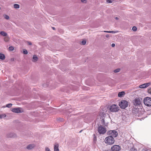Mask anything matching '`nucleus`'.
Segmentation results:
<instances>
[{
	"mask_svg": "<svg viewBox=\"0 0 151 151\" xmlns=\"http://www.w3.org/2000/svg\"><path fill=\"white\" fill-rule=\"evenodd\" d=\"M107 133L109 136L113 137V138L117 137L118 135L117 132L115 130L109 131Z\"/></svg>",
	"mask_w": 151,
	"mask_h": 151,
	"instance_id": "obj_5",
	"label": "nucleus"
},
{
	"mask_svg": "<svg viewBox=\"0 0 151 151\" xmlns=\"http://www.w3.org/2000/svg\"><path fill=\"white\" fill-rule=\"evenodd\" d=\"M148 92L149 93H151V88H148Z\"/></svg>",
	"mask_w": 151,
	"mask_h": 151,
	"instance_id": "obj_33",
	"label": "nucleus"
},
{
	"mask_svg": "<svg viewBox=\"0 0 151 151\" xmlns=\"http://www.w3.org/2000/svg\"><path fill=\"white\" fill-rule=\"evenodd\" d=\"M141 104V102L140 99L138 98H136L135 99L134 102V105H135L136 106H140Z\"/></svg>",
	"mask_w": 151,
	"mask_h": 151,
	"instance_id": "obj_8",
	"label": "nucleus"
},
{
	"mask_svg": "<svg viewBox=\"0 0 151 151\" xmlns=\"http://www.w3.org/2000/svg\"><path fill=\"white\" fill-rule=\"evenodd\" d=\"M93 136H94V140H96V137L95 136V134H93Z\"/></svg>",
	"mask_w": 151,
	"mask_h": 151,
	"instance_id": "obj_36",
	"label": "nucleus"
},
{
	"mask_svg": "<svg viewBox=\"0 0 151 151\" xmlns=\"http://www.w3.org/2000/svg\"><path fill=\"white\" fill-rule=\"evenodd\" d=\"M82 131V130L80 131V132H79V133H81V132Z\"/></svg>",
	"mask_w": 151,
	"mask_h": 151,
	"instance_id": "obj_42",
	"label": "nucleus"
},
{
	"mask_svg": "<svg viewBox=\"0 0 151 151\" xmlns=\"http://www.w3.org/2000/svg\"><path fill=\"white\" fill-rule=\"evenodd\" d=\"M98 132L100 134H104L106 131V128L105 127H104L102 125L99 124H98Z\"/></svg>",
	"mask_w": 151,
	"mask_h": 151,
	"instance_id": "obj_3",
	"label": "nucleus"
},
{
	"mask_svg": "<svg viewBox=\"0 0 151 151\" xmlns=\"http://www.w3.org/2000/svg\"><path fill=\"white\" fill-rule=\"evenodd\" d=\"M5 57L4 55L3 54L0 53V59L2 60H4L5 59Z\"/></svg>",
	"mask_w": 151,
	"mask_h": 151,
	"instance_id": "obj_17",
	"label": "nucleus"
},
{
	"mask_svg": "<svg viewBox=\"0 0 151 151\" xmlns=\"http://www.w3.org/2000/svg\"><path fill=\"white\" fill-rule=\"evenodd\" d=\"M128 105V103L125 100H122L119 102V106L122 109H125L127 107Z\"/></svg>",
	"mask_w": 151,
	"mask_h": 151,
	"instance_id": "obj_2",
	"label": "nucleus"
},
{
	"mask_svg": "<svg viewBox=\"0 0 151 151\" xmlns=\"http://www.w3.org/2000/svg\"><path fill=\"white\" fill-rule=\"evenodd\" d=\"M4 17L5 19H9V17L8 16L6 15H4Z\"/></svg>",
	"mask_w": 151,
	"mask_h": 151,
	"instance_id": "obj_30",
	"label": "nucleus"
},
{
	"mask_svg": "<svg viewBox=\"0 0 151 151\" xmlns=\"http://www.w3.org/2000/svg\"><path fill=\"white\" fill-rule=\"evenodd\" d=\"M101 124L102 125H104V126H107L106 124H105L104 120L103 118V117H102V119H101Z\"/></svg>",
	"mask_w": 151,
	"mask_h": 151,
	"instance_id": "obj_18",
	"label": "nucleus"
},
{
	"mask_svg": "<svg viewBox=\"0 0 151 151\" xmlns=\"http://www.w3.org/2000/svg\"><path fill=\"white\" fill-rule=\"evenodd\" d=\"M81 43L82 45H85L86 43V40H83L81 42Z\"/></svg>",
	"mask_w": 151,
	"mask_h": 151,
	"instance_id": "obj_32",
	"label": "nucleus"
},
{
	"mask_svg": "<svg viewBox=\"0 0 151 151\" xmlns=\"http://www.w3.org/2000/svg\"><path fill=\"white\" fill-rule=\"evenodd\" d=\"M12 111L15 113H20L22 112L21 110V108H19L12 109Z\"/></svg>",
	"mask_w": 151,
	"mask_h": 151,
	"instance_id": "obj_10",
	"label": "nucleus"
},
{
	"mask_svg": "<svg viewBox=\"0 0 151 151\" xmlns=\"http://www.w3.org/2000/svg\"><path fill=\"white\" fill-rule=\"evenodd\" d=\"M129 151H137V149L134 147L131 148Z\"/></svg>",
	"mask_w": 151,
	"mask_h": 151,
	"instance_id": "obj_20",
	"label": "nucleus"
},
{
	"mask_svg": "<svg viewBox=\"0 0 151 151\" xmlns=\"http://www.w3.org/2000/svg\"><path fill=\"white\" fill-rule=\"evenodd\" d=\"M132 111V113L135 115V117L137 118L140 116V114L138 109L134 108L133 109Z\"/></svg>",
	"mask_w": 151,
	"mask_h": 151,
	"instance_id": "obj_7",
	"label": "nucleus"
},
{
	"mask_svg": "<svg viewBox=\"0 0 151 151\" xmlns=\"http://www.w3.org/2000/svg\"><path fill=\"white\" fill-rule=\"evenodd\" d=\"M14 6L15 8L18 9L19 7V5L18 4H15L14 5Z\"/></svg>",
	"mask_w": 151,
	"mask_h": 151,
	"instance_id": "obj_22",
	"label": "nucleus"
},
{
	"mask_svg": "<svg viewBox=\"0 0 151 151\" xmlns=\"http://www.w3.org/2000/svg\"><path fill=\"white\" fill-rule=\"evenodd\" d=\"M28 44L29 45H31L32 44L31 42H28Z\"/></svg>",
	"mask_w": 151,
	"mask_h": 151,
	"instance_id": "obj_37",
	"label": "nucleus"
},
{
	"mask_svg": "<svg viewBox=\"0 0 151 151\" xmlns=\"http://www.w3.org/2000/svg\"><path fill=\"white\" fill-rule=\"evenodd\" d=\"M0 34L4 37L6 36L7 35V34L4 31H1L0 32Z\"/></svg>",
	"mask_w": 151,
	"mask_h": 151,
	"instance_id": "obj_15",
	"label": "nucleus"
},
{
	"mask_svg": "<svg viewBox=\"0 0 151 151\" xmlns=\"http://www.w3.org/2000/svg\"><path fill=\"white\" fill-rule=\"evenodd\" d=\"M81 1L82 2L86 3V0H81Z\"/></svg>",
	"mask_w": 151,
	"mask_h": 151,
	"instance_id": "obj_35",
	"label": "nucleus"
},
{
	"mask_svg": "<svg viewBox=\"0 0 151 151\" xmlns=\"http://www.w3.org/2000/svg\"><path fill=\"white\" fill-rule=\"evenodd\" d=\"M111 46L112 47H114L115 46V44L114 43H112L111 44Z\"/></svg>",
	"mask_w": 151,
	"mask_h": 151,
	"instance_id": "obj_38",
	"label": "nucleus"
},
{
	"mask_svg": "<svg viewBox=\"0 0 151 151\" xmlns=\"http://www.w3.org/2000/svg\"><path fill=\"white\" fill-rule=\"evenodd\" d=\"M124 95L125 92L124 91L119 92L118 93V96L120 97H122Z\"/></svg>",
	"mask_w": 151,
	"mask_h": 151,
	"instance_id": "obj_16",
	"label": "nucleus"
},
{
	"mask_svg": "<svg viewBox=\"0 0 151 151\" xmlns=\"http://www.w3.org/2000/svg\"><path fill=\"white\" fill-rule=\"evenodd\" d=\"M12 106V104H9L6 105V107L8 108H10Z\"/></svg>",
	"mask_w": 151,
	"mask_h": 151,
	"instance_id": "obj_25",
	"label": "nucleus"
},
{
	"mask_svg": "<svg viewBox=\"0 0 151 151\" xmlns=\"http://www.w3.org/2000/svg\"><path fill=\"white\" fill-rule=\"evenodd\" d=\"M119 109V108L118 106L115 104H113L109 107V110L112 112H117Z\"/></svg>",
	"mask_w": 151,
	"mask_h": 151,
	"instance_id": "obj_4",
	"label": "nucleus"
},
{
	"mask_svg": "<svg viewBox=\"0 0 151 151\" xmlns=\"http://www.w3.org/2000/svg\"><path fill=\"white\" fill-rule=\"evenodd\" d=\"M112 151H119L120 150V147L118 145H114L111 148Z\"/></svg>",
	"mask_w": 151,
	"mask_h": 151,
	"instance_id": "obj_9",
	"label": "nucleus"
},
{
	"mask_svg": "<svg viewBox=\"0 0 151 151\" xmlns=\"http://www.w3.org/2000/svg\"><path fill=\"white\" fill-rule=\"evenodd\" d=\"M52 28L54 30H55V28L54 27H52Z\"/></svg>",
	"mask_w": 151,
	"mask_h": 151,
	"instance_id": "obj_40",
	"label": "nucleus"
},
{
	"mask_svg": "<svg viewBox=\"0 0 151 151\" xmlns=\"http://www.w3.org/2000/svg\"><path fill=\"white\" fill-rule=\"evenodd\" d=\"M132 30L134 31H136L137 30V28L136 27L134 26L132 27Z\"/></svg>",
	"mask_w": 151,
	"mask_h": 151,
	"instance_id": "obj_29",
	"label": "nucleus"
},
{
	"mask_svg": "<svg viewBox=\"0 0 151 151\" xmlns=\"http://www.w3.org/2000/svg\"><path fill=\"white\" fill-rule=\"evenodd\" d=\"M144 103L147 106H151V98L149 97L145 98L144 100Z\"/></svg>",
	"mask_w": 151,
	"mask_h": 151,
	"instance_id": "obj_6",
	"label": "nucleus"
},
{
	"mask_svg": "<svg viewBox=\"0 0 151 151\" xmlns=\"http://www.w3.org/2000/svg\"><path fill=\"white\" fill-rule=\"evenodd\" d=\"M106 1L109 3H111L112 2V0H106Z\"/></svg>",
	"mask_w": 151,
	"mask_h": 151,
	"instance_id": "obj_34",
	"label": "nucleus"
},
{
	"mask_svg": "<svg viewBox=\"0 0 151 151\" xmlns=\"http://www.w3.org/2000/svg\"><path fill=\"white\" fill-rule=\"evenodd\" d=\"M104 32H107V33H115L116 32L114 31H104Z\"/></svg>",
	"mask_w": 151,
	"mask_h": 151,
	"instance_id": "obj_21",
	"label": "nucleus"
},
{
	"mask_svg": "<svg viewBox=\"0 0 151 151\" xmlns=\"http://www.w3.org/2000/svg\"><path fill=\"white\" fill-rule=\"evenodd\" d=\"M6 116V115L5 114H1L0 115V118L1 119H2L5 117Z\"/></svg>",
	"mask_w": 151,
	"mask_h": 151,
	"instance_id": "obj_24",
	"label": "nucleus"
},
{
	"mask_svg": "<svg viewBox=\"0 0 151 151\" xmlns=\"http://www.w3.org/2000/svg\"><path fill=\"white\" fill-rule=\"evenodd\" d=\"M150 84V83H145L140 85L139 87L141 88H145L148 86Z\"/></svg>",
	"mask_w": 151,
	"mask_h": 151,
	"instance_id": "obj_11",
	"label": "nucleus"
},
{
	"mask_svg": "<svg viewBox=\"0 0 151 151\" xmlns=\"http://www.w3.org/2000/svg\"><path fill=\"white\" fill-rule=\"evenodd\" d=\"M4 38V40L5 41L7 42L9 40V38L8 37L6 36Z\"/></svg>",
	"mask_w": 151,
	"mask_h": 151,
	"instance_id": "obj_23",
	"label": "nucleus"
},
{
	"mask_svg": "<svg viewBox=\"0 0 151 151\" xmlns=\"http://www.w3.org/2000/svg\"><path fill=\"white\" fill-rule=\"evenodd\" d=\"M45 151H50V149L47 147H45Z\"/></svg>",
	"mask_w": 151,
	"mask_h": 151,
	"instance_id": "obj_31",
	"label": "nucleus"
},
{
	"mask_svg": "<svg viewBox=\"0 0 151 151\" xmlns=\"http://www.w3.org/2000/svg\"><path fill=\"white\" fill-rule=\"evenodd\" d=\"M115 19L116 20H118L119 19V18H118L117 17H115Z\"/></svg>",
	"mask_w": 151,
	"mask_h": 151,
	"instance_id": "obj_41",
	"label": "nucleus"
},
{
	"mask_svg": "<svg viewBox=\"0 0 151 151\" xmlns=\"http://www.w3.org/2000/svg\"><path fill=\"white\" fill-rule=\"evenodd\" d=\"M59 145L58 143H56L54 145V151H59L58 148Z\"/></svg>",
	"mask_w": 151,
	"mask_h": 151,
	"instance_id": "obj_12",
	"label": "nucleus"
},
{
	"mask_svg": "<svg viewBox=\"0 0 151 151\" xmlns=\"http://www.w3.org/2000/svg\"><path fill=\"white\" fill-rule=\"evenodd\" d=\"M120 71L119 68H118L114 70V72L115 73H118Z\"/></svg>",
	"mask_w": 151,
	"mask_h": 151,
	"instance_id": "obj_26",
	"label": "nucleus"
},
{
	"mask_svg": "<svg viewBox=\"0 0 151 151\" xmlns=\"http://www.w3.org/2000/svg\"><path fill=\"white\" fill-rule=\"evenodd\" d=\"M35 145L34 144H30L28 145L27 147V148L28 150H31L34 148Z\"/></svg>",
	"mask_w": 151,
	"mask_h": 151,
	"instance_id": "obj_13",
	"label": "nucleus"
},
{
	"mask_svg": "<svg viewBox=\"0 0 151 151\" xmlns=\"http://www.w3.org/2000/svg\"><path fill=\"white\" fill-rule=\"evenodd\" d=\"M14 134L13 133H11L8 134V137H12L14 136Z\"/></svg>",
	"mask_w": 151,
	"mask_h": 151,
	"instance_id": "obj_19",
	"label": "nucleus"
},
{
	"mask_svg": "<svg viewBox=\"0 0 151 151\" xmlns=\"http://www.w3.org/2000/svg\"><path fill=\"white\" fill-rule=\"evenodd\" d=\"M38 60V58L37 56L35 55H34L33 56V60H32V61L33 62H36Z\"/></svg>",
	"mask_w": 151,
	"mask_h": 151,
	"instance_id": "obj_14",
	"label": "nucleus"
},
{
	"mask_svg": "<svg viewBox=\"0 0 151 151\" xmlns=\"http://www.w3.org/2000/svg\"><path fill=\"white\" fill-rule=\"evenodd\" d=\"M101 119H102V117H101Z\"/></svg>",
	"mask_w": 151,
	"mask_h": 151,
	"instance_id": "obj_43",
	"label": "nucleus"
},
{
	"mask_svg": "<svg viewBox=\"0 0 151 151\" xmlns=\"http://www.w3.org/2000/svg\"><path fill=\"white\" fill-rule=\"evenodd\" d=\"M106 37H107V38L109 37V35H108V34H107V35H106Z\"/></svg>",
	"mask_w": 151,
	"mask_h": 151,
	"instance_id": "obj_39",
	"label": "nucleus"
},
{
	"mask_svg": "<svg viewBox=\"0 0 151 151\" xmlns=\"http://www.w3.org/2000/svg\"><path fill=\"white\" fill-rule=\"evenodd\" d=\"M26 49H24L23 51V53L24 54H27L28 53Z\"/></svg>",
	"mask_w": 151,
	"mask_h": 151,
	"instance_id": "obj_27",
	"label": "nucleus"
},
{
	"mask_svg": "<svg viewBox=\"0 0 151 151\" xmlns=\"http://www.w3.org/2000/svg\"><path fill=\"white\" fill-rule=\"evenodd\" d=\"M9 50L10 51H13L14 49V48L12 46H10L9 48Z\"/></svg>",
	"mask_w": 151,
	"mask_h": 151,
	"instance_id": "obj_28",
	"label": "nucleus"
},
{
	"mask_svg": "<svg viewBox=\"0 0 151 151\" xmlns=\"http://www.w3.org/2000/svg\"><path fill=\"white\" fill-rule=\"evenodd\" d=\"M105 142L106 144H108L110 145H112L114 142V139L113 137L109 136L105 138Z\"/></svg>",
	"mask_w": 151,
	"mask_h": 151,
	"instance_id": "obj_1",
	"label": "nucleus"
}]
</instances>
